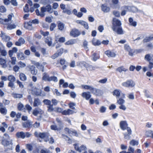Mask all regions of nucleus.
Wrapping results in <instances>:
<instances>
[{"label":"nucleus","mask_w":153,"mask_h":153,"mask_svg":"<svg viewBox=\"0 0 153 153\" xmlns=\"http://www.w3.org/2000/svg\"><path fill=\"white\" fill-rule=\"evenodd\" d=\"M24 27L26 29L29 30H32L33 28L32 26V22H30L25 23Z\"/></svg>","instance_id":"nucleus-25"},{"label":"nucleus","mask_w":153,"mask_h":153,"mask_svg":"<svg viewBox=\"0 0 153 153\" xmlns=\"http://www.w3.org/2000/svg\"><path fill=\"white\" fill-rule=\"evenodd\" d=\"M18 108L19 110L22 111L24 108V106L21 103H19L18 104Z\"/></svg>","instance_id":"nucleus-60"},{"label":"nucleus","mask_w":153,"mask_h":153,"mask_svg":"<svg viewBox=\"0 0 153 153\" xmlns=\"http://www.w3.org/2000/svg\"><path fill=\"white\" fill-rule=\"evenodd\" d=\"M16 135L17 137L19 138H25V132L23 131L17 133L16 134Z\"/></svg>","instance_id":"nucleus-35"},{"label":"nucleus","mask_w":153,"mask_h":153,"mask_svg":"<svg viewBox=\"0 0 153 153\" xmlns=\"http://www.w3.org/2000/svg\"><path fill=\"white\" fill-rule=\"evenodd\" d=\"M63 51L64 49L61 48L57 51V53L59 56H61L63 52Z\"/></svg>","instance_id":"nucleus-64"},{"label":"nucleus","mask_w":153,"mask_h":153,"mask_svg":"<svg viewBox=\"0 0 153 153\" xmlns=\"http://www.w3.org/2000/svg\"><path fill=\"white\" fill-rule=\"evenodd\" d=\"M80 34V32L79 30L76 29L74 28L71 31L70 35L74 37H76Z\"/></svg>","instance_id":"nucleus-8"},{"label":"nucleus","mask_w":153,"mask_h":153,"mask_svg":"<svg viewBox=\"0 0 153 153\" xmlns=\"http://www.w3.org/2000/svg\"><path fill=\"white\" fill-rule=\"evenodd\" d=\"M153 131L151 130H149L146 131L145 133V135L147 137H152V135Z\"/></svg>","instance_id":"nucleus-44"},{"label":"nucleus","mask_w":153,"mask_h":153,"mask_svg":"<svg viewBox=\"0 0 153 153\" xmlns=\"http://www.w3.org/2000/svg\"><path fill=\"white\" fill-rule=\"evenodd\" d=\"M86 68L88 71H91L95 70V67L92 65H89L88 64V66Z\"/></svg>","instance_id":"nucleus-49"},{"label":"nucleus","mask_w":153,"mask_h":153,"mask_svg":"<svg viewBox=\"0 0 153 153\" xmlns=\"http://www.w3.org/2000/svg\"><path fill=\"white\" fill-rule=\"evenodd\" d=\"M6 60L2 58L0 59V63L1 65H2L3 67L5 68L6 67Z\"/></svg>","instance_id":"nucleus-50"},{"label":"nucleus","mask_w":153,"mask_h":153,"mask_svg":"<svg viewBox=\"0 0 153 153\" xmlns=\"http://www.w3.org/2000/svg\"><path fill=\"white\" fill-rule=\"evenodd\" d=\"M124 47L125 50L128 52L129 56H132L133 55L134 51L127 44L125 45Z\"/></svg>","instance_id":"nucleus-9"},{"label":"nucleus","mask_w":153,"mask_h":153,"mask_svg":"<svg viewBox=\"0 0 153 153\" xmlns=\"http://www.w3.org/2000/svg\"><path fill=\"white\" fill-rule=\"evenodd\" d=\"M40 153H52L49 150L42 149L41 150Z\"/></svg>","instance_id":"nucleus-63"},{"label":"nucleus","mask_w":153,"mask_h":153,"mask_svg":"<svg viewBox=\"0 0 153 153\" xmlns=\"http://www.w3.org/2000/svg\"><path fill=\"white\" fill-rule=\"evenodd\" d=\"M91 93L94 95L96 96H101L102 94V92L99 89H97L93 87Z\"/></svg>","instance_id":"nucleus-12"},{"label":"nucleus","mask_w":153,"mask_h":153,"mask_svg":"<svg viewBox=\"0 0 153 153\" xmlns=\"http://www.w3.org/2000/svg\"><path fill=\"white\" fill-rule=\"evenodd\" d=\"M119 0H112V3L114 5H117L115 6H114L113 7V9H119L120 8V6L117 5L118 3H119Z\"/></svg>","instance_id":"nucleus-33"},{"label":"nucleus","mask_w":153,"mask_h":153,"mask_svg":"<svg viewBox=\"0 0 153 153\" xmlns=\"http://www.w3.org/2000/svg\"><path fill=\"white\" fill-rule=\"evenodd\" d=\"M76 22L78 24H79L84 26V27L87 29L89 28L88 24L85 21L82 20H77L76 21Z\"/></svg>","instance_id":"nucleus-16"},{"label":"nucleus","mask_w":153,"mask_h":153,"mask_svg":"<svg viewBox=\"0 0 153 153\" xmlns=\"http://www.w3.org/2000/svg\"><path fill=\"white\" fill-rule=\"evenodd\" d=\"M76 42L75 39H70L66 42L65 44L66 45H72L75 44Z\"/></svg>","instance_id":"nucleus-36"},{"label":"nucleus","mask_w":153,"mask_h":153,"mask_svg":"<svg viewBox=\"0 0 153 153\" xmlns=\"http://www.w3.org/2000/svg\"><path fill=\"white\" fill-rule=\"evenodd\" d=\"M121 25V23L120 21L115 18H113V26L112 27V29L113 31L116 30V28L120 27Z\"/></svg>","instance_id":"nucleus-4"},{"label":"nucleus","mask_w":153,"mask_h":153,"mask_svg":"<svg viewBox=\"0 0 153 153\" xmlns=\"http://www.w3.org/2000/svg\"><path fill=\"white\" fill-rule=\"evenodd\" d=\"M114 31L116 32L118 34H123L124 33L121 27H117L116 28V30Z\"/></svg>","instance_id":"nucleus-29"},{"label":"nucleus","mask_w":153,"mask_h":153,"mask_svg":"<svg viewBox=\"0 0 153 153\" xmlns=\"http://www.w3.org/2000/svg\"><path fill=\"white\" fill-rule=\"evenodd\" d=\"M79 65L81 67H84L86 68L88 66V64L85 62H82L79 63Z\"/></svg>","instance_id":"nucleus-54"},{"label":"nucleus","mask_w":153,"mask_h":153,"mask_svg":"<svg viewBox=\"0 0 153 153\" xmlns=\"http://www.w3.org/2000/svg\"><path fill=\"white\" fill-rule=\"evenodd\" d=\"M25 108L27 110L28 113H30V112L31 111L32 108V107L28 104H27L25 105Z\"/></svg>","instance_id":"nucleus-61"},{"label":"nucleus","mask_w":153,"mask_h":153,"mask_svg":"<svg viewBox=\"0 0 153 153\" xmlns=\"http://www.w3.org/2000/svg\"><path fill=\"white\" fill-rule=\"evenodd\" d=\"M47 11L50 13H51L53 12V10L51 8V5L48 4L46 6L43 7L41 8V11L40 12L38 9H36V14L38 16L43 17L45 15V12Z\"/></svg>","instance_id":"nucleus-1"},{"label":"nucleus","mask_w":153,"mask_h":153,"mask_svg":"<svg viewBox=\"0 0 153 153\" xmlns=\"http://www.w3.org/2000/svg\"><path fill=\"white\" fill-rule=\"evenodd\" d=\"M29 70L30 71L31 73L33 75H36L37 73V71L36 68L33 65H29L28 66Z\"/></svg>","instance_id":"nucleus-17"},{"label":"nucleus","mask_w":153,"mask_h":153,"mask_svg":"<svg viewBox=\"0 0 153 153\" xmlns=\"http://www.w3.org/2000/svg\"><path fill=\"white\" fill-rule=\"evenodd\" d=\"M145 59L149 62L148 67L151 69L153 68V54L152 53H149L145 55L144 57Z\"/></svg>","instance_id":"nucleus-2"},{"label":"nucleus","mask_w":153,"mask_h":153,"mask_svg":"<svg viewBox=\"0 0 153 153\" xmlns=\"http://www.w3.org/2000/svg\"><path fill=\"white\" fill-rule=\"evenodd\" d=\"M113 13L114 16L117 17H119L120 16V13L119 11L114 10L113 11Z\"/></svg>","instance_id":"nucleus-57"},{"label":"nucleus","mask_w":153,"mask_h":153,"mask_svg":"<svg viewBox=\"0 0 153 153\" xmlns=\"http://www.w3.org/2000/svg\"><path fill=\"white\" fill-rule=\"evenodd\" d=\"M33 122L30 120H27L26 122L22 123L23 127L25 128H29L33 126Z\"/></svg>","instance_id":"nucleus-18"},{"label":"nucleus","mask_w":153,"mask_h":153,"mask_svg":"<svg viewBox=\"0 0 153 153\" xmlns=\"http://www.w3.org/2000/svg\"><path fill=\"white\" fill-rule=\"evenodd\" d=\"M43 112V111L41 108H36L33 110L32 114L34 116H37L39 114H42Z\"/></svg>","instance_id":"nucleus-10"},{"label":"nucleus","mask_w":153,"mask_h":153,"mask_svg":"<svg viewBox=\"0 0 153 153\" xmlns=\"http://www.w3.org/2000/svg\"><path fill=\"white\" fill-rule=\"evenodd\" d=\"M0 52L1 54L4 56H5L7 54V51L5 50L4 47L3 46L0 48Z\"/></svg>","instance_id":"nucleus-31"},{"label":"nucleus","mask_w":153,"mask_h":153,"mask_svg":"<svg viewBox=\"0 0 153 153\" xmlns=\"http://www.w3.org/2000/svg\"><path fill=\"white\" fill-rule=\"evenodd\" d=\"M43 102L45 104L48 105H50L51 103V101L47 99L44 100L43 101Z\"/></svg>","instance_id":"nucleus-55"},{"label":"nucleus","mask_w":153,"mask_h":153,"mask_svg":"<svg viewBox=\"0 0 153 153\" xmlns=\"http://www.w3.org/2000/svg\"><path fill=\"white\" fill-rule=\"evenodd\" d=\"M64 130L65 131L70 135H74L76 137L79 136V133L75 130L72 129H69L67 128H65Z\"/></svg>","instance_id":"nucleus-6"},{"label":"nucleus","mask_w":153,"mask_h":153,"mask_svg":"<svg viewBox=\"0 0 153 153\" xmlns=\"http://www.w3.org/2000/svg\"><path fill=\"white\" fill-rule=\"evenodd\" d=\"M34 134L36 137H39L41 138H44L48 137V134L47 133H41L36 131L35 132Z\"/></svg>","instance_id":"nucleus-15"},{"label":"nucleus","mask_w":153,"mask_h":153,"mask_svg":"<svg viewBox=\"0 0 153 153\" xmlns=\"http://www.w3.org/2000/svg\"><path fill=\"white\" fill-rule=\"evenodd\" d=\"M10 82L8 84V86L10 87L12 89L15 88V86L13 82Z\"/></svg>","instance_id":"nucleus-58"},{"label":"nucleus","mask_w":153,"mask_h":153,"mask_svg":"<svg viewBox=\"0 0 153 153\" xmlns=\"http://www.w3.org/2000/svg\"><path fill=\"white\" fill-rule=\"evenodd\" d=\"M145 93V96L147 98H151L152 97L151 95L149 92V91L147 90H145L144 91Z\"/></svg>","instance_id":"nucleus-46"},{"label":"nucleus","mask_w":153,"mask_h":153,"mask_svg":"<svg viewBox=\"0 0 153 153\" xmlns=\"http://www.w3.org/2000/svg\"><path fill=\"white\" fill-rule=\"evenodd\" d=\"M125 102V100L121 98L117 100V103L120 105H123Z\"/></svg>","instance_id":"nucleus-52"},{"label":"nucleus","mask_w":153,"mask_h":153,"mask_svg":"<svg viewBox=\"0 0 153 153\" xmlns=\"http://www.w3.org/2000/svg\"><path fill=\"white\" fill-rule=\"evenodd\" d=\"M64 25L62 23L59 22L58 25V27L59 30H62L64 28Z\"/></svg>","instance_id":"nucleus-43"},{"label":"nucleus","mask_w":153,"mask_h":153,"mask_svg":"<svg viewBox=\"0 0 153 153\" xmlns=\"http://www.w3.org/2000/svg\"><path fill=\"white\" fill-rule=\"evenodd\" d=\"M7 80L10 82H15L16 81V79L13 75H10L8 76Z\"/></svg>","instance_id":"nucleus-41"},{"label":"nucleus","mask_w":153,"mask_h":153,"mask_svg":"<svg viewBox=\"0 0 153 153\" xmlns=\"http://www.w3.org/2000/svg\"><path fill=\"white\" fill-rule=\"evenodd\" d=\"M105 54L109 57H114L116 55V54L115 52L109 50L105 51Z\"/></svg>","instance_id":"nucleus-14"},{"label":"nucleus","mask_w":153,"mask_h":153,"mask_svg":"<svg viewBox=\"0 0 153 153\" xmlns=\"http://www.w3.org/2000/svg\"><path fill=\"white\" fill-rule=\"evenodd\" d=\"M79 144H74V148L76 150L78 151L79 152H81L82 151L85 150L86 149V147L84 145H82L79 147L78 145Z\"/></svg>","instance_id":"nucleus-11"},{"label":"nucleus","mask_w":153,"mask_h":153,"mask_svg":"<svg viewBox=\"0 0 153 153\" xmlns=\"http://www.w3.org/2000/svg\"><path fill=\"white\" fill-rule=\"evenodd\" d=\"M122 85L125 87H133L135 85V82L131 80H127L122 83Z\"/></svg>","instance_id":"nucleus-7"},{"label":"nucleus","mask_w":153,"mask_h":153,"mask_svg":"<svg viewBox=\"0 0 153 153\" xmlns=\"http://www.w3.org/2000/svg\"><path fill=\"white\" fill-rule=\"evenodd\" d=\"M53 81L54 82H57L58 81L57 78L54 76H51L49 77L48 79V81Z\"/></svg>","instance_id":"nucleus-51"},{"label":"nucleus","mask_w":153,"mask_h":153,"mask_svg":"<svg viewBox=\"0 0 153 153\" xmlns=\"http://www.w3.org/2000/svg\"><path fill=\"white\" fill-rule=\"evenodd\" d=\"M82 97L86 100H88L91 97L89 92H84L81 94Z\"/></svg>","instance_id":"nucleus-21"},{"label":"nucleus","mask_w":153,"mask_h":153,"mask_svg":"<svg viewBox=\"0 0 153 153\" xmlns=\"http://www.w3.org/2000/svg\"><path fill=\"white\" fill-rule=\"evenodd\" d=\"M16 27V25L14 24L9 25L7 26V29L8 30H11L15 28Z\"/></svg>","instance_id":"nucleus-53"},{"label":"nucleus","mask_w":153,"mask_h":153,"mask_svg":"<svg viewBox=\"0 0 153 153\" xmlns=\"http://www.w3.org/2000/svg\"><path fill=\"white\" fill-rule=\"evenodd\" d=\"M25 42V40L22 38H21L19 39L18 41L16 42V45L18 46H20L24 44Z\"/></svg>","instance_id":"nucleus-26"},{"label":"nucleus","mask_w":153,"mask_h":153,"mask_svg":"<svg viewBox=\"0 0 153 153\" xmlns=\"http://www.w3.org/2000/svg\"><path fill=\"white\" fill-rule=\"evenodd\" d=\"M49 76L47 74L45 73L43 74V76L42 77V79L43 80L45 81H48V79L49 78Z\"/></svg>","instance_id":"nucleus-47"},{"label":"nucleus","mask_w":153,"mask_h":153,"mask_svg":"<svg viewBox=\"0 0 153 153\" xmlns=\"http://www.w3.org/2000/svg\"><path fill=\"white\" fill-rule=\"evenodd\" d=\"M128 9L129 10L131 11L133 13L136 12L138 11L137 9L134 7H129Z\"/></svg>","instance_id":"nucleus-56"},{"label":"nucleus","mask_w":153,"mask_h":153,"mask_svg":"<svg viewBox=\"0 0 153 153\" xmlns=\"http://www.w3.org/2000/svg\"><path fill=\"white\" fill-rule=\"evenodd\" d=\"M129 25L135 27L137 25V22L134 20L132 18H130L128 19Z\"/></svg>","instance_id":"nucleus-24"},{"label":"nucleus","mask_w":153,"mask_h":153,"mask_svg":"<svg viewBox=\"0 0 153 153\" xmlns=\"http://www.w3.org/2000/svg\"><path fill=\"white\" fill-rule=\"evenodd\" d=\"M1 37L2 38V39L5 42H8L10 39V37L6 35L2 31L1 32Z\"/></svg>","instance_id":"nucleus-20"},{"label":"nucleus","mask_w":153,"mask_h":153,"mask_svg":"<svg viewBox=\"0 0 153 153\" xmlns=\"http://www.w3.org/2000/svg\"><path fill=\"white\" fill-rule=\"evenodd\" d=\"M120 93L121 91L120 90L116 89L113 91V94L117 97H118L120 96Z\"/></svg>","instance_id":"nucleus-45"},{"label":"nucleus","mask_w":153,"mask_h":153,"mask_svg":"<svg viewBox=\"0 0 153 153\" xmlns=\"http://www.w3.org/2000/svg\"><path fill=\"white\" fill-rule=\"evenodd\" d=\"M92 43L93 45L94 46H99L101 44L100 41L94 38L92 40Z\"/></svg>","instance_id":"nucleus-27"},{"label":"nucleus","mask_w":153,"mask_h":153,"mask_svg":"<svg viewBox=\"0 0 153 153\" xmlns=\"http://www.w3.org/2000/svg\"><path fill=\"white\" fill-rule=\"evenodd\" d=\"M74 112V111L73 110L70 109H68L67 110L63 111L62 112V114L63 115H67L73 114Z\"/></svg>","instance_id":"nucleus-23"},{"label":"nucleus","mask_w":153,"mask_h":153,"mask_svg":"<svg viewBox=\"0 0 153 153\" xmlns=\"http://www.w3.org/2000/svg\"><path fill=\"white\" fill-rule=\"evenodd\" d=\"M107 78H105L103 79L100 80L98 82L101 84H105L106 82L107 81Z\"/></svg>","instance_id":"nucleus-62"},{"label":"nucleus","mask_w":153,"mask_h":153,"mask_svg":"<svg viewBox=\"0 0 153 153\" xmlns=\"http://www.w3.org/2000/svg\"><path fill=\"white\" fill-rule=\"evenodd\" d=\"M0 112L1 114L5 115L7 114V110L6 108L1 107L0 109Z\"/></svg>","instance_id":"nucleus-42"},{"label":"nucleus","mask_w":153,"mask_h":153,"mask_svg":"<svg viewBox=\"0 0 153 153\" xmlns=\"http://www.w3.org/2000/svg\"><path fill=\"white\" fill-rule=\"evenodd\" d=\"M29 93L33 95L40 96L42 93V91L40 89L33 87L30 90Z\"/></svg>","instance_id":"nucleus-3"},{"label":"nucleus","mask_w":153,"mask_h":153,"mask_svg":"<svg viewBox=\"0 0 153 153\" xmlns=\"http://www.w3.org/2000/svg\"><path fill=\"white\" fill-rule=\"evenodd\" d=\"M127 70L124 68L123 66L119 67L116 69V71L120 73H121L123 71H126Z\"/></svg>","instance_id":"nucleus-40"},{"label":"nucleus","mask_w":153,"mask_h":153,"mask_svg":"<svg viewBox=\"0 0 153 153\" xmlns=\"http://www.w3.org/2000/svg\"><path fill=\"white\" fill-rule=\"evenodd\" d=\"M40 7V5L39 4L36 3L34 4L33 5V7H31L30 9V11L31 12H32L34 11L35 9L38 8Z\"/></svg>","instance_id":"nucleus-37"},{"label":"nucleus","mask_w":153,"mask_h":153,"mask_svg":"<svg viewBox=\"0 0 153 153\" xmlns=\"http://www.w3.org/2000/svg\"><path fill=\"white\" fill-rule=\"evenodd\" d=\"M17 57L19 59L21 60L24 59L25 58V57L24 55V54L21 52H19L17 53Z\"/></svg>","instance_id":"nucleus-39"},{"label":"nucleus","mask_w":153,"mask_h":153,"mask_svg":"<svg viewBox=\"0 0 153 153\" xmlns=\"http://www.w3.org/2000/svg\"><path fill=\"white\" fill-rule=\"evenodd\" d=\"M12 96L15 98H21L23 97V94L13 93L12 94Z\"/></svg>","instance_id":"nucleus-34"},{"label":"nucleus","mask_w":153,"mask_h":153,"mask_svg":"<svg viewBox=\"0 0 153 153\" xmlns=\"http://www.w3.org/2000/svg\"><path fill=\"white\" fill-rule=\"evenodd\" d=\"M100 58V56L98 54L94 53L92 56V58L93 61H96Z\"/></svg>","instance_id":"nucleus-48"},{"label":"nucleus","mask_w":153,"mask_h":153,"mask_svg":"<svg viewBox=\"0 0 153 153\" xmlns=\"http://www.w3.org/2000/svg\"><path fill=\"white\" fill-rule=\"evenodd\" d=\"M128 124L126 121H121L120 123V126L121 128L123 130H126L127 128H129L127 127Z\"/></svg>","instance_id":"nucleus-19"},{"label":"nucleus","mask_w":153,"mask_h":153,"mask_svg":"<svg viewBox=\"0 0 153 153\" xmlns=\"http://www.w3.org/2000/svg\"><path fill=\"white\" fill-rule=\"evenodd\" d=\"M45 42L49 46H51L52 44V38L50 37H47L45 39Z\"/></svg>","instance_id":"nucleus-30"},{"label":"nucleus","mask_w":153,"mask_h":153,"mask_svg":"<svg viewBox=\"0 0 153 153\" xmlns=\"http://www.w3.org/2000/svg\"><path fill=\"white\" fill-rule=\"evenodd\" d=\"M129 7L128 6H124L122 8V11L121 13V15L122 16H124L126 15V12L128 10Z\"/></svg>","instance_id":"nucleus-28"},{"label":"nucleus","mask_w":153,"mask_h":153,"mask_svg":"<svg viewBox=\"0 0 153 153\" xmlns=\"http://www.w3.org/2000/svg\"><path fill=\"white\" fill-rule=\"evenodd\" d=\"M101 9L103 12L107 13L110 11V8L105 4H103L101 6Z\"/></svg>","instance_id":"nucleus-22"},{"label":"nucleus","mask_w":153,"mask_h":153,"mask_svg":"<svg viewBox=\"0 0 153 153\" xmlns=\"http://www.w3.org/2000/svg\"><path fill=\"white\" fill-rule=\"evenodd\" d=\"M54 111L58 113H61L63 111L62 108L59 107H56L54 108Z\"/></svg>","instance_id":"nucleus-59"},{"label":"nucleus","mask_w":153,"mask_h":153,"mask_svg":"<svg viewBox=\"0 0 153 153\" xmlns=\"http://www.w3.org/2000/svg\"><path fill=\"white\" fill-rule=\"evenodd\" d=\"M19 78L22 81H25L27 80V77L25 74L21 73L19 75Z\"/></svg>","instance_id":"nucleus-38"},{"label":"nucleus","mask_w":153,"mask_h":153,"mask_svg":"<svg viewBox=\"0 0 153 153\" xmlns=\"http://www.w3.org/2000/svg\"><path fill=\"white\" fill-rule=\"evenodd\" d=\"M123 133L124 138L126 140H129L132 131L130 128H127V129L124 130Z\"/></svg>","instance_id":"nucleus-5"},{"label":"nucleus","mask_w":153,"mask_h":153,"mask_svg":"<svg viewBox=\"0 0 153 153\" xmlns=\"http://www.w3.org/2000/svg\"><path fill=\"white\" fill-rule=\"evenodd\" d=\"M81 87L83 89L89 90L91 91L93 89V86L88 85H81Z\"/></svg>","instance_id":"nucleus-32"},{"label":"nucleus","mask_w":153,"mask_h":153,"mask_svg":"<svg viewBox=\"0 0 153 153\" xmlns=\"http://www.w3.org/2000/svg\"><path fill=\"white\" fill-rule=\"evenodd\" d=\"M42 103L40 100L38 98H36L34 99L33 106L36 107L42 105Z\"/></svg>","instance_id":"nucleus-13"}]
</instances>
